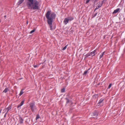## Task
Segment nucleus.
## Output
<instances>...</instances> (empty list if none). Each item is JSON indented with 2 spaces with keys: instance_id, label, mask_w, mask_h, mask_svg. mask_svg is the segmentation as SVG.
I'll use <instances>...</instances> for the list:
<instances>
[{
  "instance_id": "473e14b6",
  "label": "nucleus",
  "mask_w": 125,
  "mask_h": 125,
  "mask_svg": "<svg viewBox=\"0 0 125 125\" xmlns=\"http://www.w3.org/2000/svg\"><path fill=\"white\" fill-rule=\"evenodd\" d=\"M104 0L103 1V2Z\"/></svg>"
},
{
  "instance_id": "bb28decb",
  "label": "nucleus",
  "mask_w": 125,
  "mask_h": 125,
  "mask_svg": "<svg viewBox=\"0 0 125 125\" xmlns=\"http://www.w3.org/2000/svg\"><path fill=\"white\" fill-rule=\"evenodd\" d=\"M90 0H87L86 1V3H87Z\"/></svg>"
},
{
  "instance_id": "7ed1b4c3",
  "label": "nucleus",
  "mask_w": 125,
  "mask_h": 125,
  "mask_svg": "<svg viewBox=\"0 0 125 125\" xmlns=\"http://www.w3.org/2000/svg\"><path fill=\"white\" fill-rule=\"evenodd\" d=\"M29 105L31 109L32 112H35L37 110V108L34 103H30Z\"/></svg>"
},
{
  "instance_id": "dca6fc26",
  "label": "nucleus",
  "mask_w": 125,
  "mask_h": 125,
  "mask_svg": "<svg viewBox=\"0 0 125 125\" xmlns=\"http://www.w3.org/2000/svg\"><path fill=\"white\" fill-rule=\"evenodd\" d=\"M104 52H103L102 54L100 56L99 58L100 59L103 56V55H104Z\"/></svg>"
},
{
  "instance_id": "423d86ee",
  "label": "nucleus",
  "mask_w": 125,
  "mask_h": 125,
  "mask_svg": "<svg viewBox=\"0 0 125 125\" xmlns=\"http://www.w3.org/2000/svg\"><path fill=\"white\" fill-rule=\"evenodd\" d=\"M19 123L20 124H22L23 123V119L22 118V117H20L19 118Z\"/></svg>"
},
{
  "instance_id": "1a4fd4ad",
  "label": "nucleus",
  "mask_w": 125,
  "mask_h": 125,
  "mask_svg": "<svg viewBox=\"0 0 125 125\" xmlns=\"http://www.w3.org/2000/svg\"><path fill=\"white\" fill-rule=\"evenodd\" d=\"M24 1V0H19L17 3V4L18 5H19L21 4Z\"/></svg>"
},
{
  "instance_id": "2f4dec72",
  "label": "nucleus",
  "mask_w": 125,
  "mask_h": 125,
  "mask_svg": "<svg viewBox=\"0 0 125 125\" xmlns=\"http://www.w3.org/2000/svg\"><path fill=\"white\" fill-rule=\"evenodd\" d=\"M28 21H27V24H28Z\"/></svg>"
},
{
  "instance_id": "393cba45",
  "label": "nucleus",
  "mask_w": 125,
  "mask_h": 125,
  "mask_svg": "<svg viewBox=\"0 0 125 125\" xmlns=\"http://www.w3.org/2000/svg\"><path fill=\"white\" fill-rule=\"evenodd\" d=\"M102 4H100V5H99L98 7V8H100L102 6Z\"/></svg>"
},
{
  "instance_id": "ddd939ff",
  "label": "nucleus",
  "mask_w": 125,
  "mask_h": 125,
  "mask_svg": "<svg viewBox=\"0 0 125 125\" xmlns=\"http://www.w3.org/2000/svg\"><path fill=\"white\" fill-rule=\"evenodd\" d=\"M23 89H22L21 90L20 92V93L19 94V95L20 96H21L23 94Z\"/></svg>"
},
{
  "instance_id": "cd10ccee",
  "label": "nucleus",
  "mask_w": 125,
  "mask_h": 125,
  "mask_svg": "<svg viewBox=\"0 0 125 125\" xmlns=\"http://www.w3.org/2000/svg\"><path fill=\"white\" fill-rule=\"evenodd\" d=\"M98 9V7H96L94 10V11H95L96 10Z\"/></svg>"
},
{
  "instance_id": "4be33fe9",
  "label": "nucleus",
  "mask_w": 125,
  "mask_h": 125,
  "mask_svg": "<svg viewBox=\"0 0 125 125\" xmlns=\"http://www.w3.org/2000/svg\"><path fill=\"white\" fill-rule=\"evenodd\" d=\"M39 118H40V117H39V115H37L36 117V119L37 120L38 119H39Z\"/></svg>"
},
{
  "instance_id": "c756f323",
  "label": "nucleus",
  "mask_w": 125,
  "mask_h": 125,
  "mask_svg": "<svg viewBox=\"0 0 125 125\" xmlns=\"http://www.w3.org/2000/svg\"><path fill=\"white\" fill-rule=\"evenodd\" d=\"M93 1H94V2H95L97 0H92Z\"/></svg>"
},
{
  "instance_id": "f257e3e1",
  "label": "nucleus",
  "mask_w": 125,
  "mask_h": 125,
  "mask_svg": "<svg viewBox=\"0 0 125 125\" xmlns=\"http://www.w3.org/2000/svg\"><path fill=\"white\" fill-rule=\"evenodd\" d=\"M26 5L28 9L36 10L39 9L40 5L39 2L37 0H27Z\"/></svg>"
},
{
  "instance_id": "0eeeda50",
  "label": "nucleus",
  "mask_w": 125,
  "mask_h": 125,
  "mask_svg": "<svg viewBox=\"0 0 125 125\" xmlns=\"http://www.w3.org/2000/svg\"><path fill=\"white\" fill-rule=\"evenodd\" d=\"M96 52V50H94L93 51L90 52V54L92 56H95V52Z\"/></svg>"
},
{
  "instance_id": "f8f14e48",
  "label": "nucleus",
  "mask_w": 125,
  "mask_h": 125,
  "mask_svg": "<svg viewBox=\"0 0 125 125\" xmlns=\"http://www.w3.org/2000/svg\"><path fill=\"white\" fill-rule=\"evenodd\" d=\"M88 72V70H87L85 71L83 74V75H86Z\"/></svg>"
},
{
  "instance_id": "6ab92c4d",
  "label": "nucleus",
  "mask_w": 125,
  "mask_h": 125,
  "mask_svg": "<svg viewBox=\"0 0 125 125\" xmlns=\"http://www.w3.org/2000/svg\"><path fill=\"white\" fill-rule=\"evenodd\" d=\"M65 88H63L61 90V92L62 93H63L65 92Z\"/></svg>"
},
{
  "instance_id": "5701e85b",
  "label": "nucleus",
  "mask_w": 125,
  "mask_h": 125,
  "mask_svg": "<svg viewBox=\"0 0 125 125\" xmlns=\"http://www.w3.org/2000/svg\"><path fill=\"white\" fill-rule=\"evenodd\" d=\"M67 45L65 47H64L63 48L62 50H64L66 49L67 48Z\"/></svg>"
},
{
  "instance_id": "f3484780",
  "label": "nucleus",
  "mask_w": 125,
  "mask_h": 125,
  "mask_svg": "<svg viewBox=\"0 0 125 125\" xmlns=\"http://www.w3.org/2000/svg\"><path fill=\"white\" fill-rule=\"evenodd\" d=\"M8 89L7 88H6L5 90L3 91V92L6 93L8 92Z\"/></svg>"
},
{
  "instance_id": "39448f33",
  "label": "nucleus",
  "mask_w": 125,
  "mask_h": 125,
  "mask_svg": "<svg viewBox=\"0 0 125 125\" xmlns=\"http://www.w3.org/2000/svg\"><path fill=\"white\" fill-rule=\"evenodd\" d=\"M98 113L97 111H95L93 113V114L94 116V117L93 118H95V117H96L98 115Z\"/></svg>"
},
{
  "instance_id": "20e7f679",
  "label": "nucleus",
  "mask_w": 125,
  "mask_h": 125,
  "mask_svg": "<svg viewBox=\"0 0 125 125\" xmlns=\"http://www.w3.org/2000/svg\"><path fill=\"white\" fill-rule=\"evenodd\" d=\"M73 18L72 17H68L65 18L63 21L65 25H66L69 21H70L73 19Z\"/></svg>"
},
{
  "instance_id": "a211bd4d",
  "label": "nucleus",
  "mask_w": 125,
  "mask_h": 125,
  "mask_svg": "<svg viewBox=\"0 0 125 125\" xmlns=\"http://www.w3.org/2000/svg\"><path fill=\"white\" fill-rule=\"evenodd\" d=\"M97 14V13H96L94 14H93L92 15V18H93L96 16Z\"/></svg>"
},
{
  "instance_id": "412c9836",
  "label": "nucleus",
  "mask_w": 125,
  "mask_h": 125,
  "mask_svg": "<svg viewBox=\"0 0 125 125\" xmlns=\"http://www.w3.org/2000/svg\"><path fill=\"white\" fill-rule=\"evenodd\" d=\"M35 31V30L34 29V30H32L31 31H30V33H31V34L32 33L34 32Z\"/></svg>"
},
{
  "instance_id": "72a5a7b5",
  "label": "nucleus",
  "mask_w": 125,
  "mask_h": 125,
  "mask_svg": "<svg viewBox=\"0 0 125 125\" xmlns=\"http://www.w3.org/2000/svg\"><path fill=\"white\" fill-rule=\"evenodd\" d=\"M5 17H6V16H5Z\"/></svg>"
},
{
  "instance_id": "f03ea898",
  "label": "nucleus",
  "mask_w": 125,
  "mask_h": 125,
  "mask_svg": "<svg viewBox=\"0 0 125 125\" xmlns=\"http://www.w3.org/2000/svg\"><path fill=\"white\" fill-rule=\"evenodd\" d=\"M51 11H48L46 14V17L47 19V22L50 25V30H52V25L53 19H54L56 17V15L53 13L51 14Z\"/></svg>"
},
{
  "instance_id": "2eb2a0df",
  "label": "nucleus",
  "mask_w": 125,
  "mask_h": 125,
  "mask_svg": "<svg viewBox=\"0 0 125 125\" xmlns=\"http://www.w3.org/2000/svg\"><path fill=\"white\" fill-rule=\"evenodd\" d=\"M91 55L90 53H87L85 55V58H86L88 57Z\"/></svg>"
},
{
  "instance_id": "4468645a",
  "label": "nucleus",
  "mask_w": 125,
  "mask_h": 125,
  "mask_svg": "<svg viewBox=\"0 0 125 125\" xmlns=\"http://www.w3.org/2000/svg\"><path fill=\"white\" fill-rule=\"evenodd\" d=\"M104 101V99H101L98 102V104H100L102 102Z\"/></svg>"
},
{
  "instance_id": "aec40b11",
  "label": "nucleus",
  "mask_w": 125,
  "mask_h": 125,
  "mask_svg": "<svg viewBox=\"0 0 125 125\" xmlns=\"http://www.w3.org/2000/svg\"><path fill=\"white\" fill-rule=\"evenodd\" d=\"M65 99H66V100L67 101H66V103L67 104L68 103H69V99L67 98H65Z\"/></svg>"
},
{
  "instance_id": "7c9ffc66",
  "label": "nucleus",
  "mask_w": 125,
  "mask_h": 125,
  "mask_svg": "<svg viewBox=\"0 0 125 125\" xmlns=\"http://www.w3.org/2000/svg\"><path fill=\"white\" fill-rule=\"evenodd\" d=\"M2 110V109H0V114L1 113V110Z\"/></svg>"
},
{
  "instance_id": "9b49d317",
  "label": "nucleus",
  "mask_w": 125,
  "mask_h": 125,
  "mask_svg": "<svg viewBox=\"0 0 125 125\" xmlns=\"http://www.w3.org/2000/svg\"><path fill=\"white\" fill-rule=\"evenodd\" d=\"M24 102V100L22 101L21 102V103H20V105H18V107H20L21 106H22Z\"/></svg>"
},
{
  "instance_id": "6e6552de",
  "label": "nucleus",
  "mask_w": 125,
  "mask_h": 125,
  "mask_svg": "<svg viewBox=\"0 0 125 125\" xmlns=\"http://www.w3.org/2000/svg\"><path fill=\"white\" fill-rule=\"evenodd\" d=\"M11 106H9L7 108L5 109V111L7 110L6 112H7V113H8V111L9 110H10V109H11Z\"/></svg>"
},
{
  "instance_id": "b1692460",
  "label": "nucleus",
  "mask_w": 125,
  "mask_h": 125,
  "mask_svg": "<svg viewBox=\"0 0 125 125\" xmlns=\"http://www.w3.org/2000/svg\"><path fill=\"white\" fill-rule=\"evenodd\" d=\"M38 66H39V65H36L33 66V67H34V68H36L37 67H38Z\"/></svg>"
},
{
  "instance_id": "a878e982",
  "label": "nucleus",
  "mask_w": 125,
  "mask_h": 125,
  "mask_svg": "<svg viewBox=\"0 0 125 125\" xmlns=\"http://www.w3.org/2000/svg\"><path fill=\"white\" fill-rule=\"evenodd\" d=\"M112 85V84L110 83L109 85V86L108 87V88H110L111 87V86Z\"/></svg>"
},
{
  "instance_id": "c85d7f7f",
  "label": "nucleus",
  "mask_w": 125,
  "mask_h": 125,
  "mask_svg": "<svg viewBox=\"0 0 125 125\" xmlns=\"http://www.w3.org/2000/svg\"><path fill=\"white\" fill-rule=\"evenodd\" d=\"M7 113H7V112H6L5 113V115H4V117H6V115H7Z\"/></svg>"
},
{
  "instance_id": "9d476101",
  "label": "nucleus",
  "mask_w": 125,
  "mask_h": 125,
  "mask_svg": "<svg viewBox=\"0 0 125 125\" xmlns=\"http://www.w3.org/2000/svg\"><path fill=\"white\" fill-rule=\"evenodd\" d=\"M119 10H120L119 8H117V9H116L115 10H114V11L113 12V14H114V13H116L117 12L119 11Z\"/></svg>"
}]
</instances>
